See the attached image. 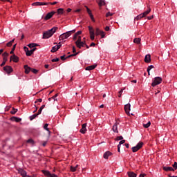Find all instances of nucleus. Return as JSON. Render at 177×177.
<instances>
[{
	"mask_svg": "<svg viewBox=\"0 0 177 177\" xmlns=\"http://www.w3.org/2000/svg\"><path fill=\"white\" fill-rule=\"evenodd\" d=\"M57 28H58L57 27H53V28L45 32L43 34L44 39H48V38H50V37H52V35H53V34L56 32V30H57Z\"/></svg>",
	"mask_w": 177,
	"mask_h": 177,
	"instance_id": "1",
	"label": "nucleus"
},
{
	"mask_svg": "<svg viewBox=\"0 0 177 177\" xmlns=\"http://www.w3.org/2000/svg\"><path fill=\"white\" fill-rule=\"evenodd\" d=\"M74 33H75V29L62 34L59 36V41H63L64 39H67V38H68V37H70L72 34H74Z\"/></svg>",
	"mask_w": 177,
	"mask_h": 177,
	"instance_id": "2",
	"label": "nucleus"
},
{
	"mask_svg": "<svg viewBox=\"0 0 177 177\" xmlns=\"http://www.w3.org/2000/svg\"><path fill=\"white\" fill-rule=\"evenodd\" d=\"M151 12V8H148L147 10L144 12L143 13L140 14L136 17V20H140V19H143V17H146L149 13Z\"/></svg>",
	"mask_w": 177,
	"mask_h": 177,
	"instance_id": "3",
	"label": "nucleus"
},
{
	"mask_svg": "<svg viewBox=\"0 0 177 177\" xmlns=\"http://www.w3.org/2000/svg\"><path fill=\"white\" fill-rule=\"evenodd\" d=\"M143 147V142H139L136 147H133L131 150L133 153H136L138 150H140Z\"/></svg>",
	"mask_w": 177,
	"mask_h": 177,
	"instance_id": "4",
	"label": "nucleus"
},
{
	"mask_svg": "<svg viewBox=\"0 0 177 177\" xmlns=\"http://www.w3.org/2000/svg\"><path fill=\"white\" fill-rule=\"evenodd\" d=\"M160 82H162V79L160 77H156L154 78V80L151 84V86H156V85H160Z\"/></svg>",
	"mask_w": 177,
	"mask_h": 177,
	"instance_id": "5",
	"label": "nucleus"
},
{
	"mask_svg": "<svg viewBox=\"0 0 177 177\" xmlns=\"http://www.w3.org/2000/svg\"><path fill=\"white\" fill-rule=\"evenodd\" d=\"M88 30L90 32V38L91 41H93L95 39V30H93V28L91 26H88Z\"/></svg>",
	"mask_w": 177,
	"mask_h": 177,
	"instance_id": "6",
	"label": "nucleus"
},
{
	"mask_svg": "<svg viewBox=\"0 0 177 177\" xmlns=\"http://www.w3.org/2000/svg\"><path fill=\"white\" fill-rule=\"evenodd\" d=\"M42 172L45 175V176H47V177H57V175L55 174H50L49 171L43 170Z\"/></svg>",
	"mask_w": 177,
	"mask_h": 177,
	"instance_id": "7",
	"label": "nucleus"
},
{
	"mask_svg": "<svg viewBox=\"0 0 177 177\" xmlns=\"http://www.w3.org/2000/svg\"><path fill=\"white\" fill-rule=\"evenodd\" d=\"M95 35H101V38H104L105 34L103 31L100 30L98 28L95 29Z\"/></svg>",
	"mask_w": 177,
	"mask_h": 177,
	"instance_id": "8",
	"label": "nucleus"
},
{
	"mask_svg": "<svg viewBox=\"0 0 177 177\" xmlns=\"http://www.w3.org/2000/svg\"><path fill=\"white\" fill-rule=\"evenodd\" d=\"M3 70L7 74H10V73L13 72V68L10 66H4Z\"/></svg>",
	"mask_w": 177,
	"mask_h": 177,
	"instance_id": "9",
	"label": "nucleus"
},
{
	"mask_svg": "<svg viewBox=\"0 0 177 177\" xmlns=\"http://www.w3.org/2000/svg\"><path fill=\"white\" fill-rule=\"evenodd\" d=\"M14 62V63H18L19 62V57H17L16 55L13 54L10 56V62Z\"/></svg>",
	"mask_w": 177,
	"mask_h": 177,
	"instance_id": "10",
	"label": "nucleus"
},
{
	"mask_svg": "<svg viewBox=\"0 0 177 177\" xmlns=\"http://www.w3.org/2000/svg\"><path fill=\"white\" fill-rule=\"evenodd\" d=\"M124 111L126 112V114L129 115V111H131V104L124 105Z\"/></svg>",
	"mask_w": 177,
	"mask_h": 177,
	"instance_id": "11",
	"label": "nucleus"
},
{
	"mask_svg": "<svg viewBox=\"0 0 177 177\" xmlns=\"http://www.w3.org/2000/svg\"><path fill=\"white\" fill-rule=\"evenodd\" d=\"M56 13V12L53 11L51 12H48L46 17H45V20H49V19H51V17L53 16V15H55Z\"/></svg>",
	"mask_w": 177,
	"mask_h": 177,
	"instance_id": "12",
	"label": "nucleus"
},
{
	"mask_svg": "<svg viewBox=\"0 0 177 177\" xmlns=\"http://www.w3.org/2000/svg\"><path fill=\"white\" fill-rule=\"evenodd\" d=\"M44 5H48V3L45 2H35L32 3V6H44Z\"/></svg>",
	"mask_w": 177,
	"mask_h": 177,
	"instance_id": "13",
	"label": "nucleus"
},
{
	"mask_svg": "<svg viewBox=\"0 0 177 177\" xmlns=\"http://www.w3.org/2000/svg\"><path fill=\"white\" fill-rule=\"evenodd\" d=\"M81 133H86V123H84L82 126V129H80Z\"/></svg>",
	"mask_w": 177,
	"mask_h": 177,
	"instance_id": "14",
	"label": "nucleus"
},
{
	"mask_svg": "<svg viewBox=\"0 0 177 177\" xmlns=\"http://www.w3.org/2000/svg\"><path fill=\"white\" fill-rule=\"evenodd\" d=\"M19 173L20 174V175H21V176L23 177H27L28 176H27V172L24 170L23 169H20L19 171Z\"/></svg>",
	"mask_w": 177,
	"mask_h": 177,
	"instance_id": "15",
	"label": "nucleus"
},
{
	"mask_svg": "<svg viewBox=\"0 0 177 177\" xmlns=\"http://www.w3.org/2000/svg\"><path fill=\"white\" fill-rule=\"evenodd\" d=\"M145 63H150L151 62V56L150 55H147L145 57Z\"/></svg>",
	"mask_w": 177,
	"mask_h": 177,
	"instance_id": "16",
	"label": "nucleus"
},
{
	"mask_svg": "<svg viewBox=\"0 0 177 177\" xmlns=\"http://www.w3.org/2000/svg\"><path fill=\"white\" fill-rule=\"evenodd\" d=\"M3 56V62H8V56H9V53L5 52L2 54Z\"/></svg>",
	"mask_w": 177,
	"mask_h": 177,
	"instance_id": "17",
	"label": "nucleus"
},
{
	"mask_svg": "<svg viewBox=\"0 0 177 177\" xmlns=\"http://www.w3.org/2000/svg\"><path fill=\"white\" fill-rule=\"evenodd\" d=\"M10 120L11 121H15V122H20V121H21V118L15 116L11 117Z\"/></svg>",
	"mask_w": 177,
	"mask_h": 177,
	"instance_id": "18",
	"label": "nucleus"
},
{
	"mask_svg": "<svg viewBox=\"0 0 177 177\" xmlns=\"http://www.w3.org/2000/svg\"><path fill=\"white\" fill-rule=\"evenodd\" d=\"M87 13L89 15L92 21L95 22V18L93 17V15H92V11L89 8H87Z\"/></svg>",
	"mask_w": 177,
	"mask_h": 177,
	"instance_id": "19",
	"label": "nucleus"
},
{
	"mask_svg": "<svg viewBox=\"0 0 177 177\" xmlns=\"http://www.w3.org/2000/svg\"><path fill=\"white\" fill-rule=\"evenodd\" d=\"M113 132H116L118 133V123L115 122L112 128Z\"/></svg>",
	"mask_w": 177,
	"mask_h": 177,
	"instance_id": "20",
	"label": "nucleus"
},
{
	"mask_svg": "<svg viewBox=\"0 0 177 177\" xmlns=\"http://www.w3.org/2000/svg\"><path fill=\"white\" fill-rule=\"evenodd\" d=\"M95 68H96V65H91L86 67L85 70H86L87 71H91L92 70H95Z\"/></svg>",
	"mask_w": 177,
	"mask_h": 177,
	"instance_id": "21",
	"label": "nucleus"
},
{
	"mask_svg": "<svg viewBox=\"0 0 177 177\" xmlns=\"http://www.w3.org/2000/svg\"><path fill=\"white\" fill-rule=\"evenodd\" d=\"M24 68H25L26 74H28L30 73V71H31V70H32V68L30 66H28V65H25Z\"/></svg>",
	"mask_w": 177,
	"mask_h": 177,
	"instance_id": "22",
	"label": "nucleus"
},
{
	"mask_svg": "<svg viewBox=\"0 0 177 177\" xmlns=\"http://www.w3.org/2000/svg\"><path fill=\"white\" fill-rule=\"evenodd\" d=\"M82 34V31L79 30L77 31L73 36V41H75L78 37V35H81Z\"/></svg>",
	"mask_w": 177,
	"mask_h": 177,
	"instance_id": "23",
	"label": "nucleus"
},
{
	"mask_svg": "<svg viewBox=\"0 0 177 177\" xmlns=\"http://www.w3.org/2000/svg\"><path fill=\"white\" fill-rule=\"evenodd\" d=\"M110 156H111V152L107 151L104 153V158H105V160H107V158H109Z\"/></svg>",
	"mask_w": 177,
	"mask_h": 177,
	"instance_id": "24",
	"label": "nucleus"
},
{
	"mask_svg": "<svg viewBox=\"0 0 177 177\" xmlns=\"http://www.w3.org/2000/svg\"><path fill=\"white\" fill-rule=\"evenodd\" d=\"M36 50H37V48H34L30 50H29V51L26 54V56H31V55H32V53H34V52H35Z\"/></svg>",
	"mask_w": 177,
	"mask_h": 177,
	"instance_id": "25",
	"label": "nucleus"
},
{
	"mask_svg": "<svg viewBox=\"0 0 177 177\" xmlns=\"http://www.w3.org/2000/svg\"><path fill=\"white\" fill-rule=\"evenodd\" d=\"M85 45H86L85 42L81 41V42L78 43V44H76V46L77 48H79V49H81V48L85 46Z\"/></svg>",
	"mask_w": 177,
	"mask_h": 177,
	"instance_id": "26",
	"label": "nucleus"
},
{
	"mask_svg": "<svg viewBox=\"0 0 177 177\" xmlns=\"http://www.w3.org/2000/svg\"><path fill=\"white\" fill-rule=\"evenodd\" d=\"M163 171H166L167 172H168L169 171H175V169H174V168L171 167H163Z\"/></svg>",
	"mask_w": 177,
	"mask_h": 177,
	"instance_id": "27",
	"label": "nucleus"
},
{
	"mask_svg": "<svg viewBox=\"0 0 177 177\" xmlns=\"http://www.w3.org/2000/svg\"><path fill=\"white\" fill-rule=\"evenodd\" d=\"M98 5H99L100 8H102V6H104V5H106V2H104V1H103V0H100L98 1Z\"/></svg>",
	"mask_w": 177,
	"mask_h": 177,
	"instance_id": "28",
	"label": "nucleus"
},
{
	"mask_svg": "<svg viewBox=\"0 0 177 177\" xmlns=\"http://www.w3.org/2000/svg\"><path fill=\"white\" fill-rule=\"evenodd\" d=\"M127 174H128L129 177H136L137 176L136 174H135L133 171H129Z\"/></svg>",
	"mask_w": 177,
	"mask_h": 177,
	"instance_id": "29",
	"label": "nucleus"
},
{
	"mask_svg": "<svg viewBox=\"0 0 177 177\" xmlns=\"http://www.w3.org/2000/svg\"><path fill=\"white\" fill-rule=\"evenodd\" d=\"M28 46L29 47V48H37L36 46H39V45L38 44H35V43H31V44H29L28 45Z\"/></svg>",
	"mask_w": 177,
	"mask_h": 177,
	"instance_id": "30",
	"label": "nucleus"
},
{
	"mask_svg": "<svg viewBox=\"0 0 177 177\" xmlns=\"http://www.w3.org/2000/svg\"><path fill=\"white\" fill-rule=\"evenodd\" d=\"M57 12L58 15H63V14H64V9L59 8V9H57Z\"/></svg>",
	"mask_w": 177,
	"mask_h": 177,
	"instance_id": "31",
	"label": "nucleus"
},
{
	"mask_svg": "<svg viewBox=\"0 0 177 177\" xmlns=\"http://www.w3.org/2000/svg\"><path fill=\"white\" fill-rule=\"evenodd\" d=\"M140 41H141L140 38H135L133 39L134 44H137L138 45L140 44Z\"/></svg>",
	"mask_w": 177,
	"mask_h": 177,
	"instance_id": "32",
	"label": "nucleus"
},
{
	"mask_svg": "<svg viewBox=\"0 0 177 177\" xmlns=\"http://www.w3.org/2000/svg\"><path fill=\"white\" fill-rule=\"evenodd\" d=\"M14 42H15V39H13L12 40H11L8 43H7L6 46H8V48H10V46H12V45H13Z\"/></svg>",
	"mask_w": 177,
	"mask_h": 177,
	"instance_id": "33",
	"label": "nucleus"
},
{
	"mask_svg": "<svg viewBox=\"0 0 177 177\" xmlns=\"http://www.w3.org/2000/svg\"><path fill=\"white\" fill-rule=\"evenodd\" d=\"M48 126H49L48 124H45L44 126V128L46 131L48 132V133H50V131L49 130V128H48Z\"/></svg>",
	"mask_w": 177,
	"mask_h": 177,
	"instance_id": "34",
	"label": "nucleus"
},
{
	"mask_svg": "<svg viewBox=\"0 0 177 177\" xmlns=\"http://www.w3.org/2000/svg\"><path fill=\"white\" fill-rule=\"evenodd\" d=\"M151 68H154V66L151 65V66H149L147 68V73L149 75H150V70H151Z\"/></svg>",
	"mask_w": 177,
	"mask_h": 177,
	"instance_id": "35",
	"label": "nucleus"
},
{
	"mask_svg": "<svg viewBox=\"0 0 177 177\" xmlns=\"http://www.w3.org/2000/svg\"><path fill=\"white\" fill-rule=\"evenodd\" d=\"M59 50V48H57V46H55L52 48L51 52L53 53L56 51Z\"/></svg>",
	"mask_w": 177,
	"mask_h": 177,
	"instance_id": "36",
	"label": "nucleus"
},
{
	"mask_svg": "<svg viewBox=\"0 0 177 177\" xmlns=\"http://www.w3.org/2000/svg\"><path fill=\"white\" fill-rule=\"evenodd\" d=\"M37 117H38V114H34L31 116H30V121H32V120H35V118H37Z\"/></svg>",
	"mask_w": 177,
	"mask_h": 177,
	"instance_id": "37",
	"label": "nucleus"
},
{
	"mask_svg": "<svg viewBox=\"0 0 177 177\" xmlns=\"http://www.w3.org/2000/svg\"><path fill=\"white\" fill-rule=\"evenodd\" d=\"M150 125H151V122H148L147 124H143L144 128H149V127H150Z\"/></svg>",
	"mask_w": 177,
	"mask_h": 177,
	"instance_id": "38",
	"label": "nucleus"
},
{
	"mask_svg": "<svg viewBox=\"0 0 177 177\" xmlns=\"http://www.w3.org/2000/svg\"><path fill=\"white\" fill-rule=\"evenodd\" d=\"M78 53H75L73 54H71V55H68V57H66V59H68L70 57H73L74 56H77V55H78Z\"/></svg>",
	"mask_w": 177,
	"mask_h": 177,
	"instance_id": "39",
	"label": "nucleus"
},
{
	"mask_svg": "<svg viewBox=\"0 0 177 177\" xmlns=\"http://www.w3.org/2000/svg\"><path fill=\"white\" fill-rule=\"evenodd\" d=\"M57 96H59V94H55V95H53L51 99H53L54 100V102H56L57 100V99H56V97H57Z\"/></svg>",
	"mask_w": 177,
	"mask_h": 177,
	"instance_id": "40",
	"label": "nucleus"
},
{
	"mask_svg": "<svg viewBox=\"0 0 177 177\" xmlns=\"http://www.w3.org/2000/svg\"><path fill=\"white\" fill-rule=\"evenodd\" d=\"M80 42H82V41H81V36H79V37H78L77 40L75 41V45H78V44H79Z\"/></svg>",
	"mask_w": 177,
	"mask_h": 177,
	"instance_id": "41",
	"label": "nucleus"
},
{
	"mask_svg": "<svg viewBox=\"0 0 177 177\" xmlns=\"http://www.w3.org/2000/svg\"><path fill=\"white\" fill-rule=\"evenodd\" d=\"M10 113L13 115L16 114V113H17V109L12 108V110L10 111Z\"/></svg>",
	"mask_w": 177,
	"mask_h": 177,
	"instance_id": "42",
	"label": "nucleus"
},
{
	"mask_svg": "<svg viewBox=\"0 0 177 177\" xmlns=\"http://www.w3.org/2000/svg\"><path fill=\"white\" fill-rule=\"evenodd\" d=\"M71 171L72 172H75L77 171V167H71Z\"/></svg>",
	"mask_w": 177,
	"mask_h": 177,
	"instance_id": "43",
	"label": "nucleus"
},
{
	"mask_svg": "<svg viewBox=\"0 0 177 177\" xmlns=\"http://www.w3.org/2000/svg\"><path fill=\"white\" fill-rule=\"evenodd\" d=\"M31 71H32V73H33V74H37L38 73V70H37V69L32 68Z\"/></svg>",
	"mask_w": 177,
	"mask_h": 177,
	"instance_id": "44",
	"label": "nucleus"
},
{
	"mask_svg": "<svg viewBox=\"0 0 177 177\" xmlns=\"http://www.w3.org/2000/svg\"><path fill=\"white\" fill-rule=\"evenodd\" d=\"M24 50L26 52V55H27V53H28L29 50H28V47L24 46Z\"/></svg>",
	"mask_w": 177,
	"mask_h": 177,
	"instance_id": "45",
	"label": "nucleus"
},
{
	"mask_svg": "<svg viewBox=\"0 0 177 177\" xmlns=\"http://www.w3.org/2000/svg\"><path fill=\"white\" fill-rule=\"evenodd\" d=\"M124 143H125V140L120 141L118 146L121 147V145H124Z\"/></svg>",
	"mask_w": 177,
	"mask_h": 177,
	"instance_id": "46",
	"label": "nucleus"
},
{
	"mask_svg": "<svg viewBox=\"0 0 177 177\" xmlns=\"http://www.w3.org/2000/svg\"><path fill=\"white\" fill-rule=\"evenodd\" d=\"M122 92H124V89H121V90L119 91L118 97H121V95H122Z\"/></svg>",
	"mask_w": 177,
	"mask_h": 177,
	"instance_id": "47",
	"label": "nucleus"
},
{
	"mask_svg": "<svg viewBox=\"0 0 177 177\" xmlns=\"http://www.w3.org/2000/svg\"><path fill=\"white\" fill-rule=\"evenodd\" d=\"M122 139H124V138L122 136H118L116 138V140H122Z\"/></svg>",
	"mask_w": 177,
	"mask_h": 177,
	"instance_id": "48",
	"label": "nucleus"
},
{
	"mask_svg": "<svg viewBox=\"0 0 177 177\" xmlns=\"http://www.w3.org/2000/svg\"><path fill=\"white\" fill-rule=\"evenodd\" d=\"M59 60H60V59H59V58L53 59H52V62H53V63H55V62H59Z\"/></svg>",
	"mask_w": 177,
	"mask_h": 177,
	"instance_id": "49",
	"label": "nucleus"
},
{
	"mask_svg": "<svg viewBox=\"0 0 177 177\" xmlns=\"http://www.w3.org/2000/svg\"><path fill=\"white\" fill-rule=\"evenodd\" d=\"M173 168H174V169H177V162H175L174 164L173 165Z\"/></svg>",
	"mask_w": 177,
	"mask_h": 177,
	"instance_id": "50",
	"label": "nucleus"
},
{
	"mask_svg": "<svg viewBox=\"0 0 177 177\" xmlns=\"http://www.w3.org/2000/svg\"><path fill=\"white\" fill-rule=\"evenodd\" d=\"M57 49H60V48H62V42H59L58 45H57Z\"/></svg>",
	"mask_w": 177,
	"mask_h": 177,
	"instance_id": "51",
	"label": "nucleus"
},
{
	"mask_svg": "<svg viewBox=\"0 0 177 177\" xmlns=\"http://www.w3.org/2000/svg\"><path fill=\"white\" fill-rule=\"evenodd\" d=\"M28 143H34V140L32 139H29L27 140Z\"/></svg>",
	"mask_w": 177,
	"mask_h": 177,
	"instance_id": "52",
	"label": "nucleus"
},
{
	"mask_svg": "<svg viewBox=\"0 0 177 177\" xmlns=\"http://www.w3.org/2000/svg\"><path fill=\"white\" fill-rule=\"evenodd\" d=\"M61 60H66L67 58H66V55H63L60 57Z\"/></svg>",
	"mask_w": 177,
	"mask_h": 177,
	"instance_id": "53",
	"label": "nucleus"
},
{
	"mask_svg": "<svg viewBox=\"0 0 177 177\" xmlns=\"http://www.w3.org/2000/svg\"><path fill=\"white\" fill-rule=\"evenodd\" d=\"M41 113H42V109L40 108V109H39L37 113H36V114H37V115H39V114H41Z\"/></svg>",
	"mask_w": 177,
	"mask_h": 177,
	"instance_id": "54",
	"label": "nucleus"
},
{
	"mask_svg": "<svg viewBox=\"0 0 177 177\" xmlns=\"http://www.w3.org/2000/svg\"><path fill=\"white\" fill-rule=\"evenodd\" d=\"M38 102H39V103H41L42 102V99L39 98V99H37L35 103H38Z\"/></svg>",
	"mask_w": 177,
	"mask_h": 177,
	"instance_id": "55",
	"label": "nucleus"
},
{
	"mask_svg": "<svg viewBox=\"0 0 177 177\" xmlns=\"http://www.w3.org/2000/svg\"><path fill=\"white\" fill-rule=\"evenodd\" d=\"M15 48H12L11 51L10 52V55H15Z\"/></svg>",
	"mask_w": 177,
	"mask_h": 177,
	"instance_id": "56",
	"label": "nucleus"
},
{
	"mask_svg": "<svg viewBox=\"0 0 177 177\" xmlns=\"http://www.w3.org/2000/svg\"><path fill=\"white\" fill-rule=\"evenodd\" d=\"M109 16H113V14H112V13H111V12H108V13H106V17H109Z\"/></svg>",
	"mask_w": 177,
	"mask_h": 177,
	"instance_id": "57",
	"label": "nucleus"
},
{
	"mask_svg": "<svg viewBox=\"0 0 177 177\" xmlns=\"http://www.w3.org/2000/svg\"><path fill=\"white\" fill-rule=\"evenodd\" d=\"M73 53H77V50L75 49V46H73Z\"/></svg>",
	"mask_w": 177,
	"mask_h": 177,
	"instance_id": "58",
	"label": "nucleus"
},
{
	"mask_svg": "<svg viewBox=\"0 0 177 177\" xmlns=\"http://www.w3.org/2000/svg\"><path fill=\"white\" fill-rule=\"evenodd\" d=\"M5 64H6V62L3 61L2 64H1V66L3 67V66H5Z\"/></svg>",
	"mask_w": 177,
	"mask_h": 177,
	"instance_id": "59",
	"label": "nucleus"
},
{
	"mask_svg": "<svg viewBox=\"0 0 177 177\" xmlns=\"http://www.w3.org/2000/svg\"><path fill=\"white\" fill-rule=\"evenodd\" d=\"M154 17L152 15V16H150V17H147V19L148 20H151Z\"/></svg>",
	"mask_w": 177,
	"mask_h": 177,
	"instance_id": "60",
	"label": "nucleus"
},
{
	"mask_svg": "<svg viewBox=\"0 0 177 177\" xmlns=\"http://www.w3.org/2000/svg\"><path fill=\"white\" fill-rule=\"evenodd\" d=\"M110 30V27L106 26L105 27V31H109Z\"/></svg>",
	"mask_w": 177,
	"mask_h": 177,
	"instance_id": "61",
	"label": "nucleus"
},
{
	"mask_svg": "<svg viewBox=\"0 0 177 177\" xmlns=\"http://www.w3.org/2000/svg\"><path fill=\"white\" fill-rule=\"evenodd\" d=\"M46 143H47V142H46V141H44V142L42 143V146H44V147H45V146H46Z\"/></svg>",
	"mask_w": 177,
	"mask_h": 177,
	"instance_id": "62",
	"label": "nucleus"
},
{
	"mask_svg": "<svg viewBox=\"0 0 177 177\" xmlns=\"http://www.w3.org/2000/svg\"><path fill=\"white\" fill-rule=\"evenodd\" d=\"M145 176H146L145 174H140V177H145Z\"/></svg>",
	"mask_w": 177,
	"mask_h": 177,
	"instance_id": "63",
	"label": "nucleus"
},
{
	"mask_svg": "<svg viewBox=\"0 0 177 177\" xmlns=\"http://www.w3.org/2000/svg\"><path fill=\"white\" fill-rule=\"evenodd\" d=\"M90 46H96V44L95 43H91Z\"/></svg>",
	"mask_w": 177,
	"mask_h": 177,
	"instance_id": "64",
	"label": "nucleus"
}]
</instances>
